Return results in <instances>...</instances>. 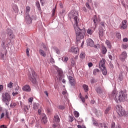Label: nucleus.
<instances>
[{
    "mask_svg": "<svg viewBox=\"0 0 128 128\" xmlns=\"http://www.w3.org/2000/svg\"><path fill=\"white\" fill-rule=\"evenodd\" d=\"M83 88L86 92H88V86L86 84L83 85Z\"/></svg>",
    "mask_w": 128,
    "mask_h": 128,
    "instance_id": "393cba45",
    "label": "nucleus"
},
{
    "mask_svg": "<svg viewBox=\"0 0 128 128\" xmlns=\"http://www.w3.org/2000/svg\"><path fill=\"white\" fill-rule=\"evenodd\" d=\"M116 36L118 38H122V36L120 33H116Z\"/></svg>",
    "mask_w": 128,
    "mask_h": 128,
    "instance_id": "c03bdc74",
    "label": "nucleus"
},
{
    "mask_svg": "<svg viewBox=\"0 0 128 128\" xmlns=\"http://www.w3.org/2000/svg\"><path fill=\"white\" fill-rule=\"evenodd\" d=\"M128 28V25L126 24V20H124L122 22V24L121 25L120 28L122 30H126Z\"/></svg>",
    "mask_w": 128,
    "mask_h": 128,
    "instance_id": "4468645a",
    "label": "nucleus"
},
{
    "mask_svg": "<svg viewBox=\"0 0 128 128\" xmlns=\"http://www.w3.org/2000/svg\"><path fill=\"white\" fill-rule=\"evenodd\" d=\"M39 106H40V105H38V104H36V103H34L33 104V108H34V110H38V108Z\"/></svg>",
    "mask_w": 128,
    "mask_h": 128,
    "instance_id": "cd10ccee",
    "label": "nucleus"
},
{
    "mask_svg": "<svg viewBox=\"0 0 128 128\" xmlns=\"http://www.w3.org/2000/svg\"><path fill=\"white\" fill-rule=\"evenodd\" d=\"M54 120L55 122L57 123V124H60V117H58V116L56 115L54 116Z\"/></svg>",
    "mask_w": 128,
    "mask_h": 128,
    "instance_id": "2eb2a0df",
    "label": "nucleus"
},
{
    "mask_svg": "<svg viewBox=\"0 0 128 128\" xmlns=\"http://www.w3.org/2000/svg\"><path fill=\"white\" fill-rule=\"evenodd\" d=\"M102 126H104V128H108V126H106V124H102Z\"/></svg>",
    "mask_w": 128,
    "mask_h": 128,
    "instance_id": "69168bd1",
    "label": "nucleus"
},
{
    "mask_svg": "<svg viewBox=\"0 0 128 128\" xmlns=\"http://www.w3.org/2000/svg\"><path fill=\"white\" fill-rule=\"evenodd\" d=\"M3 90H4V86L0 85V92H2Z\"/></svg>",
    "mask_w": 128,
    "mask_h": 128,
    "instance_id": "3c124183",
    "label": "nucleus"
},
{
    "mask_svg": "<svg viewBox=\"0 0 128 128\" xmlns=\"http://www.w3.org/2000/svg\"><path fill=\"white\" fill-rule=\"evenodd\" d=\"M79 97H80V98L82 102L83 103L86 102V99L84 98V96H82V93H80V94H79Z\"/></svg>",
    "mask_w": 128,
    "mask_h": 128,
    "instance_id": "b1692460",
    "label": "nucleus"
},
{
    "mask_svg": "<svg viewBox=\"0 0 128 128\" xmlns=\"http://www.w3.org/2000/svg\"><path fill=\"white\" fill-rule=\"evenodd\" d=\"M26 20L28 24H32V18L28 14L26 15Z\"/></svg>",
    "mask_w": 128,
    "mask_h": 128,
    "instance_id": "f3484780",
    "label": "nucleus"
},
{
    "mask_svg": "<svg viewBox=\"0 0 128 128\" xmlns=\"http://www.w3.org/2000/svg\"><path fill=\"white\" fill-rule=\"evenodd\" d=\"M116 112L118 114L119 116H123L126 114V111L122 109V107L120 105H117L116 106Z\"/></svg>",
    "mask_w": 128,
    "mask_h": 128,
    "instance_id": "20e7f679",
    "label": "nucleus"
},
{
    "mask_svg": "<svg viewBox=\"0 0 128 128\" xmlns=\"http://www.w3.org/2000/svg\"><path fill=\"white\" fill-rule=\"evenodd\" d=\"M104 28H102V27L100 26L99 27V32H98L100 38H102L104 36Z\"/></svg>",
    "mask_w": 128,
    "mask_h": 128,
    "instance_id": "9d476101",
    "label": "nucleus"
},
{
    "mask_svg": "<svg viewBox=\"0 0 128 128\" xmlns=\"http://www.w3.org/2000/svg\"><path fill=\"white\" fill-rule=\"evenodd\" d=\"M100 69L102 70V74H104V76H106V74H108V72H106V68L104 67V68H100Z\"/></svg>",
    "mask_w": 128,
    "mask_h": 128,
    "instance_id": "aec40b11",
    "label": "nucleus"
},
{
    "mask_svg": "<svg viewBox=\"0 0 128 128\" xmlns=\"http://www.w3.org/2000/svg\"><path fill=\"white\" fill-rule=\"evenodd\" d=\"M68 80L70 81V84H71L72 86H76V80H74V78H72L71 76H69Z\"/></svg>",
    "mask_w": 128,
    "mask_h": 128,
    "instance_id": "0eeeda50",
    "label": "nucleus"
},
{
    "mask_svg": "<svg viewBox=\"0 0 128 128\" xmlns=\"http://www.w3.org/2000/svg\"><path fill=\"white\" fill-rule=\"evenodd\" d=\"M22 90L24 92H30L31 90L30 86H28V84L22 87Z\"/></svg>",
    "mask_w": 128,
    "mask_h": 128,
    "instance_id": "1a4fd4ad",
    "label": "nucleus"
},
{
    "mask_svg": "<svg viewBox=\"0 0 128 128\" xmlns=\"http://www.w3.org/2000/svg\"><path fill=\"white\" fill-rule=\"evenodd\" d=\"M110 107H108L105 110V114H108V112H110Z\"/></svg>",
    "mask_w": 128,
    "mask_h": 128,
    "instance_id": "a18cd8bd",
    "label": "nucleus"
},
{
    "mask_svg": "<svg viewBox=\"0 0 128 128\" xmlns=\"http://www.w3.org/2000/svg\"><path fill=\"white\" fill-rule=\"evenodd\" d=\"M128 38H124L123 39V42H128Z\"/></svg>",
    "mask_w": 128,
    "mask_h": 128,
    "instance_id": "774afa93",
    "label": "nucleus"
},
{
    "mask_svg": "<svg viewBox=\"0 0 128 128\" xmlns=\"http://www.w3.org/2000/svg\"><path fill=\"white\" fill-rule=\"evenodd\" d=\"M92 4V0H88V2L86 3V6L88 8V10H90V4Z\"/></svg>",
    "mask_w": 128,
    "mask_h": 128,
    "instance_id": "412c9836",
    "label": "nucleus"
},
{
    "mask_svg": "<svg viewBox=\"0 0 128 128\" xmlns=\"http://www.w3.org/2000/svg\"><path fill=\"white\" fill-rule=\"evenodd\" d=\"M122 78H123V77H122V73H120L119 75V76H118V80H120V82H122Z\"/></svg>",
    "mask_w": 128,
    "mask_h": 128,
    "instance_id": "e433bc0d",
    "label": "nucleus"
},
{
    "mask_svg": "<svg viewBox=\"0 0 128 128\" xmlns=\"http://www.w3.org/2000/svg\"><path fill=\"white\" fill-rule=\"evenodd\" d=\"M106 52H108L106 48V47H103L102 48V54H106Z\"/></svg>",
    "mask_w": 128,
    "mask_h": 128,
    "instance_id": "c85d7f7f",
    "label": "nucleus"
},
{
    "mask_svg": "<svg viewBox=\"0 0 128 128\" xmlns=\"http://www.w3.org/2000/svg\"><path fill=\"white\" fill-rule=\"evenodd\" d=\"M7 32L10 38H14V35L12 34V30L10 29H8Z\"/></svg>",
    "mask_w": 128,
    "mask_h": 128,
    "instance_id": "f8f14e48",
    "label": "nucleus"
},
{
    "mask_svg": "<svg viewBox=\"0 0 128 128\" xmlns=\"http://www.w3.org/2000/svg\"><path fill=\"white\" fill-rule=\"evenodd\" d=\"M56 78L59 82H60L62 80V72L60 71L56 76Z\"/></svg>",
    "mask_w": 128,
    "mask_h": 128,
    "instance_id": "dca6fc26",
    "label": "nucleus"
},
{
    "mask_svg": "<svg viewBox=\"0 0 128 128\" xmlns=\"http://www.w3.org/2000/svg\"><path fill=\"white\" fill-rule=\"evenodd\" d=\"M42 48H44V50H48V48H46V45L44 44H42Z\"/></svg>",
    "mask_w": 128,
    "mask_h": 128,
    "instance_id": "052dcab7",
    "label": "nucleus"
},
{
    "mask_svg": "<svg viewBox=\"0 0 128 128\" xmlns=\"http://www.w3.org/2000/svg\"><path fill=\"white\" fill-rule=\"evenodd\" d=\"M0 128H8V127H6L4 125H2V126H0Z\"/></svg>",
    "mask_w": 128,
    "mask_h": 128,
    "instance_id": "338daca9",
    "label": "nucleus"
},
{
    "mask_svg": "<svg viewBox=\"0 0 128 128\" xmlns=\"http://www.w3.org/2000/svg\"><path fill=\"white\" fill-rule=\"evenodd\" d=\"M18 94V92H13L12 94L13 96H16Z\"/></svg>",
    "mask_w": 128,
    "mask_h": 128,
    "instance_id": "5fc2aeb1",
    "label": "nucleus"
},
{
    "mask_svg": "<svg viewBox=\"0 0 128 128\" xmlns=\"http://www.w3.org/2000/svg\"><path fill=\"white\" fill-rule=\"evenodd\" d=\"M94 124H95V126H101V128H102V123H100L99 124H98V122H94Z\"/></svg>",
    "mask_w": 128,
    "mask_h": 128,
    "instance_id": "473e14b6",
    "label": "nucleus"
},
{
    "mask_svg": "<svg viewBox=\"0 0 128 128\" xmlns=\"http://www.w3.org/2000/svg\"><path fill=\"white\" fill-rule=\"evenodd\" d=\"M60 126V124H58V123H56V124H54L52 125V128H56V126Z\"/></svg>",
    "mask_w": 128,
    "mask_h": 128,
    "instance_id": "09e8293b",
    "label": "nucleus"
},
{
    "mask_svg": "<svg viewBox=\"0 0 128 128\" xmlns=\"http://www.w3.org/2000/svg\"><path fill=\"white\" fill-rule=\"evenodd\" d=\"M4 113H2V114H1V116H0V118H4Z\"/></svg>",
    "mask_w": 128,
    "mask_h": 128,
    "instance_id": "0e129e2a",
    "label": "nucleus"
},
{
    "mask_svg": "<svg viewBox=\"0 0 128 128\" xmlns=\"http://www.w3.org/2000/svg\"><path fill=\"white\" fill-rule=\"evenodd\" d=\"M36 72L34 71H32V74H30L28 76V78L30 80V82L33 84H36Z\"/></svg>",
    "mask_w": 128,
    "mask_h": 128,
    "instance_id": "39448f33",
    "label": "nucleus"
},
{
    "mask_svg": "<svg viewBox=\"0 0 128 128\" xmlns=\"http://www.w3.org/2000/svg\"><path fill=\"white\" fill-rule=\"evenodd\" d=\"M56 7L54 9L52 10V16H54V14H56Z\"/></svg>",
    "mask_w": 128,
    "mask_h": 128,
    "instance_id": "603ef678",
    "label": "nucleus"
},
{
    "mask_svg": "<svg viewBox=\"0 0 128 128\" xmlns=\"http://www.w3.org/2000/svg\"><path fill=\"white\" fill-rule=\"evenodd\" d=\"M41 118L42 122L44 124H46L48 122V120H46V114H42L41 115Z\"/></svg>",
    "mask_w": 128,
    "mask_h": 128,
    "instance_id": "ddd939ff",
    "label": "nucleus"
},
{
    "mask_svg": "<svg viewBox=\"0 0 128 128\" xmlns=\"http://www.w3.org/2000/svg\"><path fill=\"white\" fill-rule=\"evenodd\" d=\"M12 82H10L8 84V88H12Z\"/></svg>",
    "mask_w": 128,
    "mask_h": 128,
    "instance_id": "4c0bfd02",
    "label": "nucleus"
},
{
    "mask_svg": "<svg viewBox=\"0 0 128 128\" xmlns=\"http://www.w3.org/2000/svg\"><path fill=\"white\" fill-rule=\"evenodd\" d=\"M50 62H52V64H54V60L52 58L50 59Z\"/></svg>",
    "mask_w": 128,
    "mask_h": 128,
    "instance_id": "13d9d810",
    "label": "nucleus"
},
{
    "mask_svg": "<svg viewBox=\"0 0 128 128\" xmlns=\"http://www.w3.org/2000/svg\"><path fill=\"white\" fill-rule=\"evenodd\" d=\"M69 120L71 122H74V116H69Z\"/></svg>",
    "mask_w": 128,
    "mask_h": 128,
    "instance_id": "37998d69",
    "label": "nucleus"
},
{
    "mask_svg": "<svg viewBox=\"0 0 128 128\" xmlns=\"http://www.w3.org/2000/svg\"><path fill=\"white\" fill-rule=\"evenodd\" d=\"M9 114L8 112V110H6V118H10V116H8Z\"/></svg>",
    "mask_w": 128,
    "mask_h": 128,
    "instance_id": "ea45409f",
    "label": "nucleus"
},
{
    "mask_svg": "<svg viewBox=\"0 0 128 128\" xmlns=\"http://www.w3.org/2000/svg\"><path fill=\"white\" fill-rule=\"evenodd\" d=\"M2 102H4L6 106H8L10 104V102L12 100V97L10 95L8 92L3 93L2 94Z\"/></svg>",
    "mask_w": 128,
    "mask_h": 128,
    "instance_id": "7ed1b4c3",
    "label": "nucleus"
},
{
    "mask_svg": "<svg viewBox=\"0 0 128 128\" xmlns=\"http://www.w3.org/2000/svg\"><path fill=\"white\" fill-rule=\"evenodd\" d=\"M30 7L28 6L26 7V12H30Z\"/></svg>",
    "mask_w": 128,
    "mask_h": 128,
    "instance_id": "79ce46f5",
    "label": "nucleus"
},
{
    "mask_svg": "<svg viewBox=\"0 0 128 128\" xmlns=\"http://www.w3.org/2000/svg\"><path fill=\"white\" fill-rule=\"evenodd\" d=\"M122 48L123 50H126V48H128V44H122Z\"/></svg>",
    "mask_w": 128,
    "mask_h": 128,
    "instance_id": "c9c22d12",
    "label": "nucleus"
},
{
    "mask_svg": "<svg viewBox=\"0 0 128 128\" xmlns=\"http://www.w3.org/2000/svg\"><path fill=\"white\" fill-rule=\"evenodd\" d=\"M84 56H86V54L84 52H81L80 56V58H84Z\"/></svg>",
    "mask_w": 128,
    "mask_h": 128,
    "instance_id": "72a5a7b5",
    "label": "nucleus"
},
{
    "mask_svg": "<svg viewBox=\"0 0 128 128\" xmlns=\"http://www.w3.org/2000/svg\"><path fill=\"white\" fill-rule=\"evenodd\" d=\"M0 55L1 56L2 60H4V54L1 53Z\"/></svg>",
    "mask_w": 128,
    "mask_h": 128,
    "instance_id": "864d4df0",
    "label": "nucleus"
},
{
    "mask_svg": "<svg viewBox=\"0 0 128 128\" xmlns=\"http://www.w3.org/2000/svg\"><path fill=\"white\" fill-rule=\"evenodd\" d=\"M88 66L89 68H92V62L88 63Z\"/></svg>",
    "mask_w": 128,
    "mask_h": 128,
    "instance_id": "e2e57ef3",
    "label": "nucleus"
},
{
    "mask_svg": "<svg viewBox=\"0 0 128 128\" xmlns=\"http://www.w3.org/2000/svg\"><path fill=\"white\" fill-rule=\"evenodd\" d=\"M16 106V103H12L10 104V106H12V108H14V106Z\"/></svg>",
    "mask_w": 128,
    "mask_h": 128,
    "instance_id": "de8ad7c7",
    "label": "nucleus"
},
{
    "mask_svg": "<svg viewBox=\"0 0 128 128\" xmlns=\"http://www.w3.org/2000/svg\"><path fill=\"white\" fill-rule=\"evenodd\" d=\"M68 18L74 22V28L76 32V41L80 42V40H82L84 38L86 34V29L80 30L78 24V12L76 10H72L68 14Z\"/></svg>",
    "mask_w": 128,
    "mask_h": 128,
    "instance_id": "f257e3e1",
    "label": "nucleus"
},
{
    "mask_svg": "<svg viewBox=\"0 0 128 128\" xmlns=\"http://www.w3.org/2000/svg\"><path fill=\"white\" fill-rule=\"evenodd\" d=\"M39 54H40V56H46V52H44V50L40 49L39 50Z\"/></svg>",
    "mask_w": 128,
    "mask_h": 128,
    "instance_id": "6ab92c4d",
    "label": "nucleus"
},
{
    "mask_svg": "<svg viewBox=\"0 0 128 128\" xmlns=\"http://www.w3.org/2000/svg\"><path fill=\"white\" fill-rule=\"evenodd\" d=\"M86 42L90 46H94V40L90 38H88L86 40Z\"/></svg>",
    "mask_w": 128,
    "mask_h": 128,
    "instance_id": "9b49d317",
    "label": "nucleus"
},
{
    "mask_svg": "<svg viewBox=\"0 0 128 128\" xmlns=\"http://www.w3.org/2000/svg\"><path fill=\"white\" fill-rule=\"evenodd\" d=\"M112 96L116 102H124L126 98V92L121 91L118 92L116 90H113Z\"/></svg>",
    "mask_w": 128,
    "mask_h": 128,
    "instance_id": "f03ea898",
    "label": "nucleus"
},
{
    "mask_svg": "<svg viewBox=\"0 0 128 128\" xmlns=\"http://www.w3.org/2000/svg\"><path fill=\"white\" fill-rule=\"evenodd\" d=\"M36 6L37 8H38V10H40V4L39 2H36Z\"/></svg>",
    "mask_w": 128,
    "mask_h": 128,
    "instance_id": "a19ab883",
    "label": "nucleus"
},
{
    "mask_svg": "<svg viewBox=\"0 0 128 128\" xmlns=\"http://www.w3.org/2000/svg\"><path fill=\"white\" fill-rule=\"evenodd\" d=\"M92 20H93V22L95 24V26H96H96H98V24H96V22H98V18H96V16H94L93 17Z\"/></svg>",
    "mask_w": 128,
    "mask_h": 128,
    "instance_id": "4be33fe9",
    "label": "nucleus"
},
{
    "mask_svg": "<svg viewBox=\"0 0 128 128\" xmlns=\"http://www.w3.org/2000/svg\"><path fill=\"white\" fill-rule=\"evenodd\" d=\"M106 46H108V48L110 50V48H112V43H110V42L108 40H106Z\"/></svg>",
    "mask_w": 128,
    "mask_h": 128,
    "instance_id": "5701e85b",
    "label": "nucleus"
},
{
    "mask_svg": "<svg viewBox=\"0 0 128 128\" xmlns=\"http://www.w3.org/2000/svg\"><path fill=\"white\" fill-rule=\"evenodd\" d=\"M100 24H101L102 26V28H106V26H104V24H105L104 22H101Z\"/></svg>",
    "mask_w": 128,
    "mask_h": 128,
    "instance_id": "8fccbe9b",
    "label": "nucleus"
},
{
    "mask_svg": "<svg viewBox=\"0 0 128 128\" xmlns=\"http://www.w3.org/2000/svg\"><path fill=\"white\" fill-rule=\"evenodd\" d=\"M96 91L98 92V94H102V90L100 88H97L96 89Z\"/></svg>",
    "mask_w": 128,
    "mask_h": 128,
    "instance_id": "58836bf2",
    "label": "nucleus"
},
{
    "mask_svg": "<svg viewBox=\"0 0 128 128\" xmlns=\"http://www.w3.org/2000/svg\"><path fill=\"white\" fill-rule=\"evenodd\" d=\"M58 108H59V110H64V106H58Z\"/></svg>",
    "mask_w": 128,
    "mask_h": 128,
    "instance_id": "49530a36",
    "label": "nucleus"
},
{
    "mask_svg": "<svg viewBox=\"0 0 128 128\" xmlns=\"http://www.w3.org/2000/svg\"><path fill=\"white\" fill-rule=\"evenodd\" d=\"M34 100V98L30 97L28 99V102H30L31 104H32V101Z\"/></svg>",
    "mask_w": 128,
    "mask_h": 128,
    "instance_id": "f704fd0d",
    "label": "nucleus"
},
{
    "mask_svg": "<svg viewBox=\"0 0 128 128\" xmlns=\"http://www.w3.org/2000/svg\"><path fill=\"white\" fill-rule=\"evenodd\" d=\"M71 62L72 66H74V64H76V62L74 60V59H72Z\"/></svg>",
    "mask_w": 128,
    "mask_h": 128,
    "instance_id": "6e6d98bb",
    "label": "nucleus"
},
{
    "mask_svg": "<svg viewBox=\"0 0 128 128\" xmlns=\"http://www.w3.org/2000/svg\"><path fill=\"white\" fill-rule=\"evenodd\" d=\"M74 114L75 117L78 118L80 116V113L78 111H74Z\"/></svg>",
    "mask_w": 128,
    "mask_h": 128,
    "instance_id": "7c9ffc66",
    "label": "nucleus"
},
{
    "mask_svg": "<svg viewBox=\"0 0 128 128\" xmlns=\"http://www.w3.org/2000/svg\"><path fill=\"white\" fill-rule=\"evenodd\" d=\"M26 53L28 56H30V51H28V49L26 50Z\"/></svg>",
    "mask_w": 128,
    "mask_h": 128,
    "instance_id": "4d7b16f0",
    "label": "nucleus"
},
{
    "mask_svg": "<svg viewBox=\"0 0 128 128\" xmlns=\"http://www.w3.org/2000/svg\"><path fill=\"white\" fill-rule=\"evenodd\" d=\"M2 46L4 48H6V44L4 42H2Z\"/></svg>",
    "mask_w": 128,
    "mask_h": 128,
    "instance_id": "680f3d73",
    "label": "nucleus"
},
{
    "mask_svg": "<svg viewBox=\"0 0 128 128\" xmlns=\"http://www.w3.org/2000/svg\"><path fill=\"white\" fill-rule=\"evenodd\" d=\"M62 60L64 62H67L68 60V56H63L62 58Z\"/></svg>",
    "mask_w": 128,
    "mask_h": 128,
    "instance_id": "bb28decb",
    "label": "nucleus"
},
{
    "mask_svg": "<svg viewBox=\"0 0 128 128\" xmlns=\"http://www.w3.org/2000/svg\"><path fill=\"white\" fill-rule=\"evenodd\" d=\"M93 33L94 31L92 30L90 28H88L87 30V34H90V36H92V34Z\"/></svg>",
    "mask_w": 128,
    "mask_h": 128,
    "instance_id": "c756f323",
    "label": "nucleus"
},
{
    "mask_svg": "<svg viewBox=\"0 0 128 128\" xmlns=\"http://www.w3.org/2000/svg\"><path fill=\"white\" fill-rule=\"evenodd\" d=\"M98 72H100V70L98 69V68H96L94 70L93 72V74L96 76V74H98Z\"/></svg>",
    "mask_w": 128,
    "mask_h": 128,
    "instance_id": "2f4dec72",
    "label": "nucleus"
},
{
    "mask_svg": "<svg viewBox=\"0 0 128 128\" xmlns=\"http://www.w3.org/2000/svg\"><path fill=\"white\" fill-rule=\"evenodd\" d=\"M99 66L100 68H106V60L102 58L99 62Z\"/></svg>",
    "mask_w": 128,
    "mask_h": 128,
    "instance_id": "423d86ee",
    "label": "nucleus"
},
{
    "mask_svg": "<svg viewBox=\"0 0 128 128\" xmlns=\"http://www.w3.org/2000/svg\"><path fill=\"white\" fill-rule=\"evenodd\" d=\"M114 126H116V123L112 122V124L111 128H114Z\"/></svg>",
    "mask_w": 128,
    "mask_h": 128,
    "instance_id": "bf43d9fd",
    "label": "nucleus"
},
{
    "mask_svg": "<svg viewBox=\"0 0 128 128\" xmlns=\"http://www.w3.org/2000/svg\"><path fill=\"white\" fill-rule=\"evenodd\" d=\"M71 52H74V54H78V48H71Z\"/></svg>",
    "mask_w": 128,
    "mask_h": 128,
    "instance_id": "a211bd4d",
    "label": "nucleus"
},
{
    "mask_svg": "<svg viewBox=\"0 0 128 128\" xmlns=\"http://www.w3.org/2000/svg\"><path fill=\"white\" fill-rule=\"evenodd\" d=\"M12 9L14 12H18V6L16 5L13 6Z\"/></svg>",
    "mask_w": 128,
    "mask_h": 128,
    "instance_id": "a878e982",
    "label": "nucleus"
},
{
    "mask_svg": "<svg viewBox=\"0 0 128 128\" xmlns=\"http://www.w3.org/2000/svg\"><path fill=\"white\" fill-rule=\"evenodd\" d=\"M128 58V54L126 52H123L120 56V59L122 60H125L126 58Z\"/></svg>",
    "mask_w": 128,
    "mask_h": 128,
    "instance_id": "6e6552de",
    "label": "nucleus"
}]
</instances>
